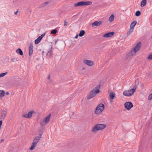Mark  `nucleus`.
Instances as JSON below:
<instances>
[{
  "mask_svg": "<svg viewBox=\"0 0 152 152\" xmlns=\"http://www.w3.org/2000/svg\"><path fill=\"white\" fill-rule=\"evenodd\" d=\"M100 86L98 85L95 87L90 93V94L88 96L87 99H90L95 96L96 95L100 92L99 89Z\"/></svg>",
  "mask_w": 152,
  "mask_h": 152,
  "instance_id": "1",
  "label": "nucleus"
},
{
  "mask_svg": "<svg viewBox=\"0 0 152 152\" xmlns=\"http://www.w3.org/2000/svg\"><path fill=\"white\" fill-rule=\"evenodd\" d=\"M106 127V125L105 124H98L92 127L91 131L92 132L96 133L98 131L104 129Z\"/></svg>",
  "mask_w": 152,
  "mask_h": 152,
  "instance_id": "2",
  "label": "nucleus"
},
{
  "mask_svg": "<svg viewBox=\"0 0 152 152\" xmlns=\"http://www.w3.org/2000/svg\"><path fill=\"white\" fill-rule=\"evenodd\" d=\"M42 134H39L38 136H36L33 140V141L32 142L31 146L30 148V149L31 150H33L34 149V148L36 146L37 143L39 142V140H40L41 136Z\"/></svg>",
  "mask_w": 152,
  "mask_h": 152,
  "instance_id": "3",
  "label": "nucleus"
},
{
  "mask_svg": "<svg viewBox=\"0 0 152 152\" xmlns=\"http://www.w3.org/2000/svg\"><path fill=\"white\" fill-rule=\"evenodd\" d=\"M136 87L134 86L133 88L130 90H126L123 92V95L126 96H129L132 95L135 91Z\"/></svg>",
  "mask_w": 152,
  "mask_h": 152,
  "instance_id": "4",
  "label": "nucleus"
},
{
  "mask_svg": "<svg viewBox=\"0 0 152 152\" xmlns=\"http://www.w3.org/2000/svg\"><path fill=\"white\" fill-rule=\"evenodd\" d=\"M92 3L91 1H81L74 4V6L75 7H77L79 6H86L91 5Z\"/></svg>",
  "mask_w": 152,
  "mask_h": 152,
  "instance_id": "5",
  "label": "nucleus"
},
{
  "mask_svg": "<svg viewBox=\"0 0 152 152\" xmlns=\"http://www.w3.org/2000/svg\"><path fill=\"white\" fill-rule=\"evenodd\" d=\"M104 106L103 104H99L96 108L95 113L96 114H100L104 109Z\"/></svg>",
  "mask_w": 152,
  "mask_h": 152,
  "instance_id": "6",
  "label": "nucleus"
},
{
  "mask_svg": "<svg viewBox=\"0 0 152 152\" xmlns=\"http://www.w3.org/2000/svg\"><path fill=\"white\" fill-rule=\"evenodd\" d=\"M51 116V114H49L45 118L42 119L40 121V123L42 126H44L49 122Z\"/></svg>",
  "mask_w": 152,
  "mask_h": 152,
  "instance_id": "7",
  "label": "nucleus"
},
{
  "mask_svg": "<svg viewBox=\"0 0 152 152\" xmlns=\"http://www.w3.org/2000/svg\"><path fill=\"white\" fill-rule=\"evenodd\" d=\"M124 105L125 109L127 110H130L133 107V104L130 102H126L125 103Z\"/></svg>",
  "mask_w": 152,
  "mask_h": 152,
  "instance_id": "8",
  "label": "nucleus"
},
{
  "mask_svg": "<svg viewBox=\"0 0 152 152\" xmlns=\"http://www.w3.org/2000/svg\"><path fill=\"white\" fill-rule=\"evenodd\" d=\"M7 110L6 109H3L2 110L0 119L4 120L7 115Z\"/></svg>",
  "mask_w": 152,
  "mask_h": 152,
  "instance_id": "9",
  "label": "nucleus"
},
{
  "mask_svg": "<svg viewBox=\"0 0 152 152\" xmlns=\"http://www.w3.org/2000/svg\"><path fill=\"white\" fill-rule=\"evenodd\" d=\"M45 33H44L41 36H39L37 39L35 40V44H37L39 43L42 38L45 35Z\"/></svg>",
  "mask_w": 152,
  "mask_h": 152,
  "instance_id": "10",
  "label": "nucleus"
},
{
  "mask_svg": "<svg viewBox=\"0 0 152 152\" xmlns=\"http://www.w3.org/2000/svg\"><path fill=\"white\" fill-rule=\"evenodd\" d=\"M83 62L89 66H92L93 64V62L90 60H85L83 61Z\"/></svg>",
  "mask_w": 152,
  "mask_h": 152,
  "instance_id": "11",
  "label": "nucleus"
},
{
  "mask_svg": "<svg viewBox=\"0 0 152 152\" xmlns=\"http://www.w3.org/2000/svg\"><path fill=\"white\" fill-rule=\"evenodd\" d=\"M114 34V32H112L107 33L103 36V37L105 38L110 37L112 36Z\"/></svg>",
  "mask_w": 152,
  "mask_h": 152,
  "instance_id": "12",
  "label": "nucleus"
},
{
  "mask_svg": "<svg viewBox=\"0 0 152 152\" xmlns=\"http://www.w3.org/2000/svg\"><path fill=\"white\" fill-rule=\"evenodd\" d=\"M33 46L32 43H30L29 47V55L30 56L33 53Z\"/></svg>",
  "mask_w": 152,
  "mask_h": 152,
  "instance_id": "13",
  "label": "nucleus"
},
{
  "mask_svg": "<svg viewBox=\"0 0 152 152\" xmlns=\"http://www.w3.org/2000/svg\"><path fill=\"white\" fill-rule=\"evenodd\" d=\"M51 2L50 1H48L42 4L41 5L42 7H43L46 6H50L51 5Z\"/></svg>",
  "mask_w": 152,
  "mask_h": 152,
  "instance_id": "14",
  "label": "nucleus"
},
{
  "mask_svg": "<svg viewBox=\"0 0 152 152\" xmlns=\"http://www.w3.org/2000/svg\"><path fill=\"white\" fill-rule=\"evenodd\" d=\"M102 23V21H96L94 22L92 24V26L93 27L94 26H99Z\"/></svg>",
  "mask_w": 152,
  "mask_h": 152,
  "instance_id": "15",
  "label": "nucleus"
},
{
  "mask_svg": "<svg viewBox=\"0 0 152 152\" xmlns=\"http://www.w3.org/2000/svg\"><path fill=\"white\" fill-rule=\"evenodd\" d=\"M36 113V112L33 110H31V111L28 112L27 114L28 118H31L32 117L33 114H35Z\"/></svg>",
  "mask_w": 152,
  "mask_h": 152,
  "instance_id": "16",
  "label": "nucleus"
},
{
  "mask_svg": "<svg viewBox=\"0 0 152 152\" xmlns=\"http://www.w3.org/2000/svg\"><path fill=\"white\" fill-rule=\"evenodd\" d=\"M141 46V43L139 42L138 43L136 46L134 48V49L137 52L140 49Z\"/></svg>",
  "mask_w": 152,
  "mask_h": 152,
  "instance_id": "17",
  "label": "nucleus"
},
{
  "mask_svg": "<svg viewBox=\"0 0 152 152\" xmlns=\"http://www.w3.org/2000/svg\"><path fill=\"white\" fill-rule=\"evenodd\" d=\"M16 52L17 53L21 55H23V51L21 50V49L20 48H18V49L16 50Z\"/></svg>",
  "mask_w": 152,
  "mask_h": 152,
  "instance_id": "18",
  "label": "nucleus"
},
{
  "mask_svg": "<svg viewBox=\"0 0 152 152\" xmlns=\"http://www.w3.org/2000/svg\"><path fill=\"white\" fill-rule=\"evenodd\" d=\"M136 52L137 51L133 49L129 53L128 55H131L132 56H133V55L135 54Z\"/></svg>",
  "mask_w": 152,
  "mask_h": 152,
  "instance_id": "19",
  "label": "nucleus"
},
{
  "mask_svg": "<svg viewBox=\"0 0 152 152\" xmlns=\"http://www.w3.org/2000/svg\"><path fill=\"white\" fill-rule=\"evenodd\" d=\"M115 94L112 91L110 94V97L111 99H113L115 96Z\"/></svg>",
  "mask_w": 152,
  "mask_h": 152,
  "instance_id": "20",
  "label": "nucleus"
},
{
  "mask_svg": "<svg viewBox=\"0 0 152 152\" xmlns=\"http://www.w3.org/2000/svg\"><path fill=\"white\" fill-rule=\"evenodd\" d=\"M52 51L51 50L49 51L47 54V56L48 58H50L52 55Z\"/></svg>",
  "mask_w": 152,
  "mask_h": 152,
  "instance_id": "21",
  "label": "nucleus"
},
{
  "mask_svg": "<svg viewBox=\"0 0 152 152\" xmlns=\"http://www.w3.org/2000/svg\"><path fill=\"white\" fill-rule=\"evenodd\" d=\"M85 32L84 30H81L80 32V33L79 34V36L80 37H83V36H84V34H85Z\"/></svg>",
  "mask_w": 152,
  "mask_h": 152,
  "instance_id": "22",
  "label": "nucleus"
},
{
  "mask_svg": "<svg viewBox=\"0 0 152 152\" xmlns=\"http://www.w3.org/2000/svg\"><path fill=\"white\" fill-rule=\"evenodd\" d=\"M114 16L113 15H112L109 17L108 20L110 22H112L114 20Z\"/></svg>",
  "mask_w": 152,
  "mask_h": 152,
  "instance_id": "23",
  "label": "nucleus"
},
{
  "mask_svg": "<svg viewBox=\"0 0 152 152\" xmlns=\"http://www.w3.org/2000/svg\"><path fill=\"white\" fill-rule=\"evenodd\" d=\"M147 1L142 0L141 2L140 6L141 7H143L146 5Z\"/></svg>",
  "mask_w": 152,
  "mask_h": 152,
  "instance_id": "24",
  "label": "nucleus"
},
{
  "mask_svg": "<svg viewBox=\"0 0 152 152\" xmlns=\"http://www.w3.org/2000/svg\"><path fill=\"white\" fill-rule=\"evenodd\" d=\"M137 23V21L136 20L134 21L131 23L130 25V27H131L132 28H134V26L136 25Z\"/></svg>",
  "mask_w": 152,
  "mask_h": 152,
  "instance_id": "25",
  "label": "nucleus"
},
{
  "mask_svg": "<svg viewBox=\"0 0 152 152\" xmlns=\"http://www.w3.org/2000/svg\"><path fill=\"white\" fill-rule=\"evenodd\" d=\"M5 94V92L3 90H0V97H3Z\"/></svg>",
  "mask_w": 152,
  "mask_h": 152,
  "instance_id": "26",
  "label": "nucleus"
},
{
  "mask_svg": "<svg viewBox=\"0 0 152 152\" xmlns=\"http://www.w3.org/2000/svg\"><path fill=\"white\" fill-rule=\"evenodd\" d=\"M11 62H15L16 61H18L17 58H16L15 57L12 58L11 59Z\"/></svg>",
  "mask_w": 152,
  "mask_h": 152,
  "instance_id": "27",
  "label": "nucleus"
},
{
  "mask_svg": "<svg viewBox=\"0 0 152 152\" xmlns=\"http://www.w3.org/2000/svg\"><path fill=\"white\" fill-rule=\"evenodd\" d=\"M133 29L134 28L130 27V28L129 30V32L127 33V34L129 35L130 34V33L132 32L133 31Z\"/></svg>",
  "mask_w": 152,
  "mask_h": 152,
  "instance_id": "28",
  "label": "nucleus"
},
{
  "mask_svg": "<svg viewBox=\"0 0 152 152\" xmlns=\"http://www.w3.org/2000/svg\"><path fill=\"white\" fill-rule=\"evenodd\" d=\"M57 30L56 29H54L51 31V33L52 34H55L57 32Z\"/></svg>",
  "mask_w": 152,
  "mask_h": 152,
  "instance_id": "29",
  "label": "nucleus"
},
{
  "mask_svg": "<svg viewBox=\"0 0 152 152\" xmlns=\"http://www.w3.org/2000/svg\"><path fill=\"white\" fill-rule=\"evenodd\" d=\"M141 14V12L139 11H137L135 13V15L136 16H139Z\"/></svg>",
  "mask_w": 152,
  "mask_h": 152,
  "instance_id": "30",
  "label": "nucleus"
},
{
  "mask_svg": "<svg viewBox=\"0 0 152 152\" xmlns=\"http://www.w3.org/2000/svg\"><path fill=\"white\" fill-rule=\"evenodd\" d=\"M139 83V82L138 81L136 80L135 82V85L134 86H135L137 88L138 85Z\"/></svg>",
  "mask_w": 152,
  "mask_h": 152,
  "instance_id": "31",
  "label": "nucleus"
},
{
  "mask_svg": "<svg viewBox=\"0 0 152 152\" xmlns=\"http://www.w3.org/2000/svg\"><path fill=\"white\" fill-rule=\"evenodd\" d=\"M147 58L148 60H152V54L149 55Z\"/></svg>",
  "mask_w": 152,
  "mask_h": 152,
  "instance_id": "32",
  "label": "nucleus"
},
{
  "mask_svg": "<svg viewBox=\"0 0 152 152\" xmlns=\"http://www.w3.org/2000/svg\"><path fill=\"white\" fill-rule=\"evenodd\" d=\"M22 117H23L28 118V116L27 114H23L22 115Z\"/></svg>",
  "mask_w": 152,
  "mask_h": 152,
  "instance_id": "33",
  "label": "nucleus"
},
{
  "mask_svg": "<svg viewBox=\"0 0 152 152\" xmlns=\"http://www.w3.org/2000/svg\"><path fill=\"white\" fill-rule=\"evenodd\" d=\"M152 99V94H151L148 96V99L149 100H150Z\"/></svg>",
  "mask_w": 152,
  "mask_h": 152,
  "instance_id": "34",
  "label": "nucleus"
},
{
  "mask_svg": "<svg viewBox=\"0 0 152 152\" xmlns=\"http://www.w3.org/2000/svg\"><path fill=\"white\" fill-rule=\"evenodd\" d=\"M7 72H5L0 74V77L4 76L7 74Z\"/></svg>",
  "mask_w": 152,
  "mask_h": 152,
  "instance_id": "35",
  "label": "nucleus"
},
{
  "mask_svg": "<svg viewBox=\"0 0 152 152\" xmlns=\"http://www.w3.org/2000/svg\"><path fill=\"white\" fill-rule=\"evenodd\" d=\"M67 22L66 21V20H65L64 21V26H67Z\"/></svg>",
  "mask_w": 152,
  "mask_h": 152,
  "instance_id": "36",
  "label": "nucleus"
},
{
  "mask_svg": "<svg viewBox=\"0 0 152 152\" xmlns=\"http://www.w3.org/2000/svg\"><path fill=\"white\" fill-rule=\"evenodd\" d=\"M2 120L0 121V129H1V126L2 125Z\"/></svg>",
  "mask_w": 152,
  "mask_h": 152,
  "instance_id": "37",
  "label": "nucleus"
},
{
  "mask_svg": "<svg viewBox=\"0 0 152 152\" xmlns=\"http://www.w3.org/2000/svg\"><path fill=\"white\" fill-rule=\"evenodd\" d=\"M78 36H79V34H77L75 37V38L76 39H77L78 38Z\"/></svg>",
  "mask_w": 152,
  "mask_h": 152,
  "instance_id": "38",
  "label": "nucleus"
},
{
  "mask_svg": "<svg viewBox=\"0 0 152 152\" xmlns=\"http://www.w3.org/2000/svg\"><path fill=\"white\" fill-rule=\"evenodd\" d=\"M18 11L17 10V11H16V12H15V15H17L18 14Z\"/></svg>",
  "mask_w": 152,
  "mask_h": 152,
  "instance_id": "39",
  "label": "nucleus"
},
{
  "mask_svg": "<svg viewBox=\"0 0 152 152\" xmlns=\"http://www.w3.org/2000/svg\"><path fill=\"white\" fill-rule=\"evenodd\" d=\"M58 41V40H56L54 41L55 42V44H56L57 42Z\"/></svg>",
  "mask_w": 152,
  "mask_h": 152,
  "instance_id": "40",
  "label": "nucleus"
},
{
  "mask_svg": "<svg viewBox=\"0 0 152 152\" xmlns=\"http://www.w3.org/2000/svg\"><path fill=\"white\" fill-rule=\"evenodd\" d=\"M6 94L7 95H8L9 94V92H7L6 93Z\"/></svg>",
  "mask_w": 152,
  "mask_h": 152,
  "instance_id": "41",
  "label": "nucleus"
},
{
  "mask_svg": "<svg viewBox=\"0 0 152 152\" xmlns=\"http://www.w3.org/2000/svg\"><path fill=\"white\" fill-rule=\"evenodd\" d=\"M110 102L111 103H112L113 102V100H112V99L110 100Z\"/></svg>",
  "mask_w": 152,
  "mask_h": 152,
  "instance_id": "42",
  "label": "nucleus"
},
{
  "mask_svg": "<svg viewBox=\"0 0 152 152\" xmlns=\"http://www.w3.org/2000/svg\"><path fill=\"white\" fill-rule=\"evenodd\" d=\"M48 78H50V76H49V77H48Z\"/></svg>",
  "mask_w": 152,
  "mask_h": 152,
  "instance_id": "43",
  "label": "nucleus"
}]
</instances>
